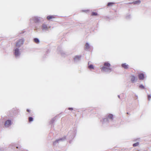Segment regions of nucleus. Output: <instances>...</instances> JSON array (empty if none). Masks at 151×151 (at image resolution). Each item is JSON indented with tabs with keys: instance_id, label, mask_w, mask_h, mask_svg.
<instances>
[{
	"instance_id": "1",
	"label": "nucleus",
	"mask_w": 151,
	"mask_h": 151,
	"mask_svg": "<svg viewBox=\"0 0 151 151\" xmlns=\"http://www.w3.org/2000/svg\"><path fill=\"white\" fill-rule=\"evenodd\" d=\"M111 64L108 62H104V66L101 68L102 72L109 73L112 71V68L110 67Z\"/></svg>"
},
{
	"instance_id": "2",
	"label": "nucleus",
	"mask_w": 151,
	"mask_h": 151,
	"mask_svg": "<svg viewBox=\"0 0 151 151\" xmlns=\"http://www.w3.org/2000/svg\"><path fill=\"white\" fill-rule=\"evenodd\" d=\"M30 21L36 24L41 23L44 21L43 18L38 16H34L32 17L30 19Z\"/></svg>"
},
{
	"instance_id": "3",
	"label": "nucleus",
	"mask_w": 151,
	"mask_h": 151,
	"mask_svg": "<svg viewBox=\"0 0 151 151\" xmlns=\"http://www.w3.org/2000/svg\"><path fill=\"white\" fill-rule=\"evenodd\" d=\"M76 134V130L75 129H73V130L70 131L68 133V136L70 140L69 142L71 143V140L73 139Z\"/></svg>"
},
{
	"instance_id": "4",
	"label": "nucleus",
	"mask_w": 151,
	"mask_h": 151,
	"mask_svg": "<svg viewBox=\"0 0 151 151\" xmlns=\"http://www.w3.org/2000/svg\"><path fill=\"white\" fill-rule=\"evenodd\" d=\"M50 27V26H48L47 24L45 23H43L40 26V29L43 32H46L47 31H48Z\"/></svg>"
},
{
	"instance_id": "5",
	"label": "nucleus",
	"mask_w": 151,
	"mask_h": 151,
	"mask_svg": "<svg viewBox=\"0 0 151 151\" xmlns=\"http://www.w3.org/2000/svg\"><path fill=\"white\" fill-rule=\"evenodd\" d=\"M13 54L16 58H19L21 53L19 48H16L14 49Z\"/></svg>"
},
{
	"instance_id": "6",
	"label": "nucleus",
	"mask_w": 151,
	"mask_h": 151,
	"mask_svg": "<svg viewBox=\"0 0 151 151\" xmlns=\"http://www.w3.org/2000/svg\"><path fill=\"white\" fill-rule=\"evenodd\" d=\"M81 55H76L73 58V61L74 63H77L79 62L81 60Z\"/></svg>"
},
{
	"instance_id": "7",
	"label": "nucleus",
	"mask_w": 151,
	"mask_h": 151,
	"mask_svg": "<svg viewBox=\"0 0 151 151\" xmlns=\"http://www.w3.org/2000/svg\"><path fill=\"white\" fill-rule=\"evenodd\" d=\"M100 122L102 123V124L104 125H107L108 123L110 122H109V120L106 116L104 118H102L100 120Z\"/></svg>"
},
{
	"instance_id": "8",
	"label": "nucleus",
	"mask_w": 151,
	"mask_h": 151,
	"mask_svg": "<svg viewBox=\"0 0 151 151\" xmlns=\"http://www.w3.org/2000/svg\"><path fill=\"white\" fill-rule=\"evenodd\" d=\"M66 138V136H64L62 138H59L58 139L56 140L53 143L54 145H55L57 143H58L59 142H62L65 140Z\"/></svg>"
},
{
	"instance_id": "9",
	"label": "nucleus",
	"mask_w": 151,
	"mask_h": 151,
	"mask_svg": "<svg viewBox=\"0 0 151 151\" xmlns=\"http://www.w3.org/2000/svg\"><path fill=\"white\" fill-rule=\"evenodd\" d=\"M24 40L23 39H21L19 40L16 43V46L18 48L24 42Z\"/></svg>"
},
{
	"instance_id": "10",
	"label": "nucleus",
	"mask_w": 151,
	"mask_h": 151,
	"mask_svg": "<svg viewBox=\"0 0 151 151\" xmlns=\"http://www.w3.org/2000/svg\"><path fill=\"white\" fill-rule=\"evenodd\" d=\"M105 116L107 118L110 122L113 121L114 117L112 114H108Z\"/></svg>"
},
{
	"instance_id": "11",
	"label": "nucleus",
	"mask_w": 151,
	"mask_h": 151,
	"mask_svg": "<svg viewBox=\"0 0 151 151\" xmlns=\"http://www.w3.org/2000/svg\"><path fill=\"white\" fill-rule=\"evenodd\" d=\"M11 124V120L10 119H8L5 122L4 124V126L6 127H9Z\"/></svg>"
},
{
	"instance_id": "12",
	"label": "nucleus",
	"mask_w": 151,
	"mask_h": 151,
	"mask_svg": "<svg viewBox=\"0 0 151 151\" xmlns=\"http://www.w3.org/2000/svg\"><path fill=\"white\" fill-rule=\"evenodd\" d=\"M138 78L139 80H143L145 78L144 74L142 73H139L138 75Z\"/></svg>"
},
{
	"instance_id": "13",
	"label": "nucleus",
	"mask_w": 151,
	"mask_h": 151,
	"mask_svg": "<svg viewBox=\"0 0 151 151\" xmlns=\"http://www.w3.org/2000/svg\"><path fill=\"white\" fill-rule=\"evenodd\" d=\"M137 79V78H136L133 75L131 76V81L132 83H134L135 82H136Z\"/></svg>"
},
{
	"instance_id": "14",
	"label": "nucleus",
	"mask_w": 151,
	"mask_h": 151,
	"mask_svg": "<svg viewBox=\"0 0 151 151\" xmlns=\"http://www.w3.org/2000/svg\"><path fill=\"white\" fill-rule=\"evenodd\" d=\"M56 119H55V117L53 118H52L51 120H50V124H51V127H54V125H52V124L54 123V122L55 121V120Z\"/></svg>"
},
{
	"instance_id": "15",
	"label": "nucleus",
	"mask_w": 151,
	"mask_h": 151,
	"mask_svg": "<svg viewBox=\"0 0 151 151\" xmlns=\"http://www.w3.org/2000/svg\"><path fill=\"white\" fill-rule=\"evenodd\" d=\"M19 112V109H16L14 110L13 111V115L14 116H16L18 114Z\"/></svg>"
},
{
	"instance_id": "16",
	"label": "nucleus",
	"mask_w": 151,
	"mask_h": 151,
	"mask_svg": "<svg viewBox=\"0 0 151 151\" xmlns=\"http://www.w3.org/2000/svg\"><path fill=\"white\" fill-rule=\"evenodd\" d=\"M141 2V1L140 0H137L135 1H134L130 3L129 4H140Z\"/></svg>"
},
{
	"instance_id": "17",
	"label": "nucleus",
	"mask_w": 151,
	"mask_h": 151,
	"mask_svg": "<svg viewBox=\"0 0 151 151\" xmlns=\"http://www.w3.org/2000/svg\"><path fill=\"white\" fill-rule=\"evenodd\" d=\"M90 46L89 43L88 42L86 43L85 46V50H88L90 48Z\"/></svg>"
},
{
	"instance_id": "18",
	"label": "nucleus",
	"mask_w": 151,
	"mask_h": 151,
	"mask_svg": "<svg viewBox=\"0 0 151 151\" xmlns=\"http://www.w3.org/2000/svg\"><path fill=\"white\" fill-rule=\"evenodd\" d=\"M122 66L123 68L126 69H127L128 68V65L126 64V63L122 64Z\"/></svg>"
},
{
	"instance_id": "19",
	"label": "nucleus",
	"mask_w": 151,
	"mask_h": 151,
	"mask_svg": "<svg viewBox=\"0 0 151 151\" xmlns=\"http://www.w3.org/2000/svg\"><path fill=\"white\" fill-rule=\"evenodd\" d=\"M33 40L34 42L36 43H39L40 42L39 39L37 38H34Z\"/></svg>"
},
{
	"instance_id": "20",
	"label": "nucleus",
	"mask_w": 151,
	"mask_h": 151,
	"mask_svg": "<svg viewBox=\"0 0 151 151\" xmlns=\"http://www.w3.org/2000/svg\"><path fill=\"white\" fill-rule=\"evenodd\" d=\"M53 18H54V17L52 15H49L47 16V18L48 20H50Z\"/></svg>"
},
{
	"instance_id": "21",
	"label": "nucleus",
	"mask_w": 151,
	"mask_h": 151,
	"mask_svg": "<svg viewBox=\"0 0 151 151\" xmlns=\"http://www.w3.org/2000/svg\"><path fill=\"white\" fill-rule=\"evenodd\" d=\"M115 4V3H114V2H108V3H107V6H111L112 5H113V4Z\"/></svg>"
},
{
	"instance_id": "22",
	"label": "nucleus",
	"mask_w": 151,
	"mask_h": 151,
	"mask_svg": "<svg viewBox=\"0 0 151 151\" xmlns=\"http://www.w3.org/2000/svg\"><path fill=\"white\" fill-rule=\"evenodd\" d=\"M139 88L142 89L145 88V86L143 84L140 85L139 86Z\"/></svg>"
},
{
	"instance_id": "23",
	"label": "nucleus",
	"mask_w": 151,
	"mask_h": 151,
	"mask_svg": "<svg viewBox=\"0 0 151 151\" xmlns=\"http://www.w3.org/2000/svg\"><path fill=\"white\" fill-rule=\"evenodd\" d=\"M98 15V14L97 13L94 12H92L91 13V15L92 16H96Z\"/></svg>"
},
{
	"instance_id": "24",
	"label": "nucleus",
	"mask_w": 151,
	"mask_h": 151,
	"mask_svg": "<svg viewBox=\"0 0 151 151\" xmlns=\"http://www.w3.org/2000/svg\"><path fill=\"white\" fill-rule=\"evenodd\" d=\"M29 122H32L33 121V118L32 117H29L28 118Z\"/></svg>"
},
{
	"instance_id": "25",
	"label": "nucleus",
	"mask_w": 151,
	"mask_h": 151,
	"mask_svg": "<svg viewBox=\"0 0 151 151\" xmlns=\"http://www.w3.org/2000/svg\"><path fill=\"white\" fill-rule=\"evenodd\" d=\"M60 53L61 54L62 56H64L65 54V53L63 52V51L60 50Z\"/></svg>"
},
{
	"instance_id": "26",
	"label": "nucleus",
	"mask_w": 151,
	"mask_h": 151,
	"mask_svg": "<svg viewBox=\"0 0 151 151\" xmlns=\"http://www.w3.org/2000/svg\"><path fill=\"white\" fill-rule=\"evenodd\" d=\"M88 68L89 69H93L94 68V67L93 65L91 64L90 65H89L88 66Z\"/></svg>"
},
{
	"instance_id": "27",
	"label": "nucleus",
	"mask_w": 151,
	"mask_h": 151,
	"mask_svg": "<svg viewBox=\"0 0 151 151\" xmlns=\"http://www.w3.org/2000/svg\"><path fill=\"white\" fill-rule=\"evenodd\" d=\"M139 143L138 142L133 144V146L134 147H136L139 145Z\"/></svg>"
},
{
	"instance_id": "28",
	"label": "nucleus",
	"mask_w": 151,
	"mask_h": 151,
	"mask_svg": "<svg viewBox=\"0 0 151 151\" xmlns=\"http://www.w3.org/2000/svg\"><path fill=\"white\" fill-rule=\"evenodd\" d=\"M131 18V15L130 14L127 15L126 16V18L127 19H130Z\"/></svg>"
},
{
	"instance_id": "29",
	"label": "nucleus",
	"mask_w": 151,
	"mask_h": 151,
	"mask_svg": "<svg viewBox=\"0 0 151 151\" xmlns=\"http://www.w3.org/2000/svg\"><path fill=\"white\" fill-rule=\"evenodd\" d=\"M147 98H148V100L149 101H150V99H151V95H148Z\"/></svg>"
},
{
	"instance_id": "30",
	"label": "nucleus",
	"mask_w": 151,
	"mask_h": 151,
	"mask_svg": "<svg viewBox=\"0 0 151 151\" xmlns=\"http://www.w3.org/2000/svg\"><path fill=\"white\" fill-rule=\"evenodd\" d=\"M88 10H82V12H88Z\"/></svg>"
},
{
	"instance_id": "31",
	"label": "nucleus",
	"mask_w": 151,
	"mask_h": 151,
	"mask_svg": "<svg viewBox=\"0 0 151 151\" xmlns=\"http://www.w3.org/2000/svg\"><path fill=\"white\" fill-rule=\"evenodd\" d=\"M68 109L70 110H73V108L72 107H69Z\"/></svg>"
},
{
	"instance_id": "32",
	"label": "nucleus",
	"mask_w": 151,
	"mask_h": 151,
	"mask_svg": "<svg viewBox=\"0 0 151 151\" xmlns=\"http://www.w3.org/2000/svg\"><path fill=\"white\" fill-rule=\"evenodd\" d=\"M30 111V110L29 109H27V111L28 112H29Z\"/></svg>"
},
{
	"instance_id": "33",
	"label": "nucleus",
	"mask_w": 151,
	"mask_h": 151,
	"mask_svg": "<svg viewBox=\"0 0 151 151\" xmlns=\"http://www.w3.org/2000/svg\"><path fill=\"white\" fill-rule=\"evenodd\" d=\"M0 151H3V150L1 148H0Z\"/></svg>"
},
{
	"instance_id": "34",
	"label": "nucleus",
	"mask_w": 151,
	"mask_h": 151,
	"mask_svg": "<svg viewBox=\"0 0 151 151\" xmlns=\"http://www.w3.org/2000/svg\"><path fill=\"white\" fill-rule=\"evenodd\" d=\"M118 97L119 99H120V95H118Z\"/></svg>"
},
{
	"instance_id": "35",
	"label": "nucleus",
	"mask_w": 151,
	"mask_h": 151,
	"mask_svg": "<svg viewBox=\"0 0 151 151\" xmlns=\"http://www.w3.org/2000/svg\"><path fill=\"white\" fill-rule=\"evenodd\" d=\"M24 32H21L20 33V34H23V33H24Z\"/></svg>"
},
{
	"instance_id": "36",
	"label": "nucleus",
	"mask_w": 151,
	"mask_h": 151,
	"mask_svg": "<svg viewBox=\"0 0 151 151\" xmlns=\"http://www.w3.org/2000/svg\"><path fill=\"white\" fill-rule=\"evenodd\" d=\"M49 52V50H48L46 52V53H48Z\"/></svg>"
},
{
	"instance_id": "37",
	"label": "nucleus",
	"mask_w": 151,
	"mask_h": 151,
	"mask_svg": "<svg viewBox=\"0 0 151 151\" xmlns=\"http://www.w3.org/2000/svg\"><path fill=\"white\" fill-rule=\"evenodd\" d=\"M135 96L136 97H137V95H136V94H135Z\"/></svg>"
},
{
	"instance_id": "38",
	"label": "nucleus",
	"mask_w": 151,
	"mask_h": 151,
	"mask_svg": "<svg viewBox=\"0 0 151 151\" xmlns=\"http://www.w3.org/2000/svg\"><path fill=\"white\" fill-rule=\"evenodd\" d=\"M127 114H129V113H128V112H127Z\"/></svg>"
},
{
	"instance_id": "39",
	"label": "nucleus",
	"mask_w": 151,
	"mask_h": 151,
	"mask_svg": "<svg viewBox=\"0 0 151 151\" xmlns=\"http://www.w3.org/2000/svg\"><path fill=\"white\" fill-rule=\"evenodd\" d=\"M17 148H18V147H17Z\"/></svg>"
},
{
	"instance_id": "40",
	"label": "nucleus",
	"mask_w": 151,
	"mask_h": 151,
	"mask_svg": "<svg viewBox=\"0 0 151 151\" xmlns=\"http://www.w3.org/2000/svg\"><path fill=\"white\" fill-rule=\"evenodd\" d=\"M89 62H88V64H89Z\"/></svg>"
}]
</instances>
